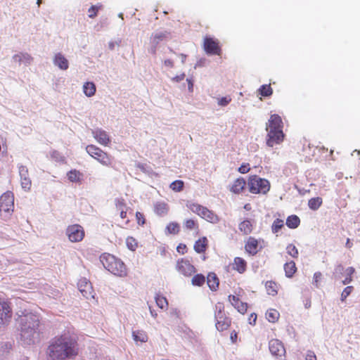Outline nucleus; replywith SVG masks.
Listing matches in <instances>:
<instances>
[{"instance_id":"obj_17","label":"nucleus","mask_w":360,"mask_h":360,"mask_svg":"<svg viewBox=\"0 0 360 360\" xmlns=\"http://www.w3.org/2000/svg\"><path fill=\"white\" fill-rule=\"evenodd\" d=\"M229 300L231 304L239 311L244 314L247 311L248 304L240 301V300L235 295H229Z\"/></svg>"},{"instance_id":"obj_25","label":"nucleus","mask_w":360,"mask_h":360,"mask_svg":"<svg viewBox=\"0 0 360 360\" xmlns=\"http://www.w3.org/2000/svg\"><path fill=\"white\" fill-rule=\"evenodd\" d=\"M207 285L210 290H216L219 286V279L214 273H210L207 275Z\"/></svg>"},{"instance_id":"obj_2","label":"nucleus","mask_w":360,"mask_h":360,"mask_svg":"<svg viewBox=\"0 0 360 360\" xmlns=\"http://www.w3.org/2000/svg\"><path fill=\"white\" fill-rule=\"evenodd\" d=\"M75 341L70 335L64 334L51 342L47 353L51 360H64L77 354Z\"/></svg>"},{"instance_id":"obj_3","label":"nucleus","mask_w":360,"mask_h":360,"mask_svg":"<svg viewBox=\"0 0 360 360\" xmlns=\"http://www.w3.org/2000/svg\"><path fill=\"white\" fill-rule=\"evenodd\" d=\"M283 127L281 117L276 114L271 115L266 125L268 146L273 147L275 144H279L283 141L284 138Z\"/></svg>"},{"instance_id":"obj_14","label":"nucleus","mask_w":360,"mask_h":360,"mask_svg":"<svg viewBox=\"0 0 360 360\" xmlns=\"http://www.w3.org/2000/svg\"><path fill=\"white\" fill-rule=\"evenodd\" d=\"M177 271L186 276H190L195 272V267L189 262L188 260L181 259L177 262Z\"/></svg>"},{"instance_id":"obj_27","label":"nucleus","mask_w":360,"mask_h":360,"mask_svg":"<svg viewBox=\"0 0 360 360\" xmlns=\"http://www.w3.org/2000/svg\"><path fill=\"white\" fill-rule=\"evenodd\" d=\"M67 176L71 182L77 183L81 181L83 174L78 170L72 169L67 174Z\"/></svg>"},{"instance_id":"obj_34","label":"nucleus","mask_w":360,"mask_h":360,"mask_svg":"<svg viewBox=\"0 0 360 360\" xmlns=\"http://www.w3.org/2000/svg\"><path fill=\"white\" fill-rule=\"evenodd\" d=\"M187 207L194 213L197 214L200 217H201L202 212L205 209V207H203L199 204L194 202H189L187 204Z\"/></svg>"},{"instance_id":"obj_12","label":"nucleus","mask_w":360,"mask_h":360,"mask_svg":"<svg viewBox=\"0 0 360 360\" xmlns=\"http://www.w3.org/2000/svg\"><path fill=\"white\" fill-rule=\"evenodd\" d=\"M14 207V197L11 192H6L0 197V210L5 212L13 211Z\"/></svg>"},{"instance_id":"obj_58","label":"nucleus","mask_w":360,"mask_h":360,"mask_svg":"<svg viewBox=\"0 0 360 360\" xmlns=\"http://www.w3.org/2000/svg\"><path fill=\"white\" fill-rule=\"evenodd\" d=\"M258 90H271V84L262 85Z\"/></svg>"},{"instance_id":"obj_64","label":"nucleus","mask_w":360,"mask_h":360,"mask_svg":"<svg viewBox=\"0 0 360 360\" xmlns=\"http://www.w3.org/2000/svg\"><path fill=\"white\" fill-rule=\"evenodd\" d=\"M236 338H237V334L236 333H232L231 334V339L232 340V341L233 342L236 341Z\"/></svg>"},{"instance_id":"obj_1","label":"nucleus","mask_w":360,"mask_h":360,"mask_svg":"<svg viewBox=\"0 0 360 360\" xmlns=\"http://www.w3.org/2000/svg\"><path fill=\"white\" fill-rule=\"evenodd\" d=\"M16 323L20 330V340L25 345L35 344L39 340L41 333V317L37 313L27 310L16 314Z\"/></svg>"},{"instance_id":"obj_39","label":"nucleus","mask_w":360,"mask_h":360,"mask_svg":"<svg viewBox=\"0 0 360 360\" xmlns=\"http://www.w3.org/2000/svg\"><path fill=\"white\" fill-rule=\"evenodd\" d=\"M166 231L169 234H176L179 232V225L176 222H171L167 226Z\"/></svg>"},{"instance_id":"obj_49","label":"nucleus","mask_w":360,"mask_h":360,"mask_svg":"<svg viewBox=\"0 0 360 360\" xmlns=\"http://www.w3.org/2000/svg\"><path fill=\"white\" fill-rule=\"evenodd\" d=\"M184 226L187 229L192 230L195 226V221L193 219H187L184 222Z\"/></svg>"},{"instance_id":"obj_23","label":"nucleus","mask_w":360,"mask_h":360,"mask_svg":"<svg viewBox=\"0 0 360 360\" xmlns=\"http://www.w3.org/2000/svg\"><path fill=\"white\" fill-rule=\"evenodd\" d=\"M246 182L243 178H238L231 186V191L234 193H240L245 188Z\"/></svg>"},{"instance_id":"obj_61","label":"nucleus","mask_w":360,"mask_h":360,"mask_svg":"<svg viewBox=\"0 0 360 360\" xmlns=\"http://www.w3.org/2000/svg\"><path fill=\"white\" fill-rule=\"evenodd\" d=\"M86 96L87 97H91L94 96L96 91H84Z\"/></svg>"},{"instance_id":"obj_35","label":"nucleus","mask_w":360,"mask_h":360,"mask_svg":"<svg viewBox=\"0 0 360 360\" xmlns=\"http://www.w3.org/2000/svg\"><path fill=\"white\" fill-rule=\"evenodd\" d=\"M266 317L269 322L275 323L279 318V313L276 309H270L266 311Z\"/></svg>"},{"instance_id":"obj_6","label":"nucleus","mask_w":360,"mask_h":360,"mask_svg":"<svg viewBox=\"0 0 360 360\" xmlns=\"http://www.w3.org/2000/svg\"><path fill=\"white\" fill-rule=\"evenodd\" d=\"M86 150L90 156L96 159L101 165L107 167L111 166L112 162L111 157L100 148L91 144L86 147Z\"/></svg>"},{"instance_id":"obj_16","label":"nucleus","mask_w":360,"mask_h":360,"mask_svg":"<svg viewBox=\"0 0 360 360\" xmlns=\"http://www.w3.org/2000/svg\"><path fill=\"white\" fill-rule=\"evenodd\" d=\"M19 175L20 176L21 186L25 191L30 189L32 182L29 177L28 169L24 165L18 167Z\"/></svg>"},{"instance_id":"obj_54","label":"nucleus","mask_w":360,"mask_h":360,"mask_svg":"<svg viewBox=\"0 0 360 360\" xmlns=\"http://www.w3.org/2000/svg\"><path fill=\"white\" fill-rule=\"evenodd\" d=\"M306 360H316V356L313 352L309 351L306 356Z\"/></svg>"},{"instance_id":"obj_22","label":"nucleus","mask_w":360,"mask_h":360,"mask_svg":"<svg viewBox=\"0 0 360 360\" xmlns=\"http://www.w3.org/2000/svg\"><path fill=\"white\" fill-rule=\"evenodd\" d=\"M246 266L247 262L243 258L237 257L234 259L233 269L237 271L238 273H244L246 270Z\"/></svg>"},{"instance_id":"obj_38","label":"nucleus","mask_w":360,"mask_h":360,"mask_svg":"<svg viewBox=\"0 0 360 360\" xmlns=\"http://www.w3.org/2000/svg\"><path fill=\"white\" fill-rule=\"evenodd\" d=\"M102 8L103 5L101 4L91 6L88 10V16L90 18H94L97 15L98 11Z\"/></svg>"},{"instance_id":"obj_18","label":"nucleus","mask_w":360,"mask_h":360,"mask_svg":"<svg viewBox=\"0 0 360 360\" xmlns=\"http://www.w3.org/2000/svg\"><path fill=\"white\" fill-rule=\"evenodd\" d=\"M170 32L167 31L157 32L152 34L150 41L155 46L158 45L160 42L167 40L169 38Z\"/></svg>"},{"instance_id":"obj_40","label":"nucleus","mask_w":360,"mask_h":360,"mask_svg":"<svg viewBox=\"0 0 360 360\" xmlns=\"http://www.w3.org/2000/svg\"><path fill=\"white\" fill-rule=\"evenodd\" d=\"M192 284L193 285L201 286L205 281V278L202 274H196L192 278Z\"/></svg>"},{"instance_id":"obj_20","label":"nucleus","mask_w":360,"mask_h":360,"mask_svg":"<svg viewBox=\"0 0 360 360\" xmlns=\"http://www.w3.org/2000/svg\"><path fill=\"white\" fill-rule=\"evenodd\" d=\"M245 250L252 255H255L258 252V242L257 240L252 238L250 237L248 242L245 245Z\"/></svg>"},{"instance_id":"obj_21","label":"nucleus","mask_w":360,"mask_h":360,"mask_svg":"<svg viewBox=\"0 0 360 360\" xmlns=\"http://www.w3.org/2000/svg\"><path fill=\"white\" fill-rule=\"evenodd\" d=\"M201 217L212 224H217L219 221V217L214 212L208 210L207 207H205L202 212Z\"/></svg>"},{"instance_id":"obj_28","label":"nucleus","mask_w":360,"mask_h":360,"mask_svg":"<svg viewBox=\"0 0 360 360\" xmlns=\"http://www.w3.org/2000/svg\"><path fill=\"white\" fill-rule=\"evenodd\" d=\"M239 230L245 235L250 233L252 231V224L249 220H244L238 226Z\"/></svg>"},{"instance_id":"obj_48","label":"nucleus","mask_w":360,"mask_h":360,"mask_svg":"<svg viewBox=\"0 0 360 360\" xmlns=\"http://www.w3.org/2000/svg\"><path fill=\"white\" fill-rule=\"evenodd\" d=\"M127 245L129 249L134 250L136 248L137 245L135 243V240L132 237L127 238Z\"/></svg>"},{"instance_id":"obj_4","label":"nucleus","mask_w":360,"mask_h":360,"mask_svg":"<svg viewBox=\"0 0 360 360\" xmlns=\"http://www.w3.org/2000/svg\"><path fill=\"white\" fill-rule=\"evenodd\" d=\"M101 262L105 269L115 276L124 277L127 275V269L124 263L114 255L103 254L101 257Z\"/></svg>"},{"instance_id":"obj_30","label":"nucleus","mask_w":360,"mask_h":360,"mask_svg":"<svg viewBox=\"0 0 360 360\" xmlns=\"http://www.w3.org/2000/svg\"><path fill=\"white\" fill-rule=\"evenodd\" d=\"M300 224V219L297 215H291L287 218L286 225L290 229H296Z\"/></svg>"},{"instance_id":"obj_55","label":"nucleus","mask_w":360,"mask_h":360,"mask_svg":"<svg viewBox=\"0 0 360 360\" xmlns=\"http://www.w3.org/2000/svg\"><path fill=\"white\" fill-rule=\"evenodd\" d=\"M136 215V218H137V220H138V223H139V224H142V225H143V224H144V223H145V219H143L141 220V217H142V218H143L142 214H141L140 212H137Z\"/></svg>"},{"instance_id":"obj_62","label":"nucleus","mask_w":360,"mask_h":360,"mask_svg":"<svg viewBox=\"0 0 360 360\" xmlns=\"http://www.w3.org/2000/svg\"><path fill=\"white\" fill-rule=\"evenodd\" d=\"M187 82H188V89L189 90L192 89L193 87V84L192 81L191 79H188Z\"/></svg>"},{"instance_id":"obj_59","label":"nucleus","mask_w":360,"mask_h":360,"mask_svg":"<svg viewBox=\"0 0 360 360\" xmlns=\"http://www.w3.org/2000/svg\"><path fill=\"white\" fill-rule=\"evenodd\" d=\"M186 248V246L185 245H182V244H180L179 245L177 246V251L179 252H181L182 254H184V250H185Z\"/></svg>"},{"instance_id":"obj_53","label":"nucleus","mask_w":360,"mask_h":360,"mask_svg":"<svg viewBox=\"0 0 360 360\" xmlns=\"http://www.w3.org/2000/svg\"><path fill=\"white\" fill-rule=\"evenodd\" d=\"M273 91H259V94L257 95L260 99H262V96H270L272 94Z\"/></svg>"},{"instance_id":"obj_45","label":"nucleus","mask_w":360,"mask_h":360,"mask_svg":"<svg viewBox=\"0 0 360 360\" xmlns=\"http://www.w3.org/2000/svg\"><path fill=\"white\" fill-rule=\"evenodd\" d=\"M283 226V221L281 219H276L271 226L274 233L278 232Z\"/></svg>"},{"instance_id":"obj_31","label":"nucleus","mask_w":360,"mask_h":360,"mask_svg":"<svg viewBox=\"0 0 360 360\" xmlns=\"http://www.w3.org/2000/svg\"><path fill=\"white\" fill-rule=\"evenodd\" d=\"M13 59L15 60V61H18L20 63H24L25 64H30L31 63V61L32 60V58L31 57L30 55H29L28 53H19V54H15L14 56H13Z\"/></svg>"},{"instance_id":"obj_33","label":"nucleus","mask_w":360,"mask_h":360,"mask_svg":"<svg viewBox=\"0 0 360 360\" xmlns=\"http://www.w3.org/2000/svg\"><path fill=\"white\" fill-rule=\"evenodd\" d=\"M132 336L136 342H146L148 340L146 334L142 330L133 331Z\"/></svg>"},{"instance_id":"obj_15","label":"nucleus","mask_w":360,"mask_h":360,"mask_svg":"<svg viewBox=\"0 0 360 360\" xmlns=\"http://www.w3.org/2000/svg\"><path fill=\"white\" fill-rule=\"evenodd\" d=\"M91 134L96 141L102 146H106L111 142L110 136L102 129L97 128L93 129Z\"/></svg>"},{"instance_id":"obj_57","label":"nucleus","mask_w":360,"mask_h":360,"mask_svg":"<svg viewBox=\"0 0 360 360\" xmlns=\"http://www.w3.org/2000/svg\"><path fill=\"white\" fill-rule=\"evenodd\" d=\"M164 64L165 66L169 68H172L174 66V62L173 60L170 59H167L164 61Z\"/></svg>"},{"instance_id":"obj_47","label":"nucleus","mask_w":360,"mask_h":360,"mask_svg":"<svg viewBox=\"0 0 360 360\" xmlns=\"http://www.w3.org/2000/svg\"><path fill=\"white\" fill-rule=\"evenodd\" d=\"M353 290V287L352 286H347L346 287L342 294H341V297H340V300L342 302H344L346 298L351 294V292H352Z\"/></svg>"},{"instance_id":"obj_36","label":"nucleus","mask_w":360,"mask_h":360,"mask_svg":"<svg viewBox=\"0 0 360 360\" xmlns=\"http://www.w3.org/2000/svg\"><path fill=\"white\" fill-rule=\"evenodd\" d=\"M265 287L269 295L274 296L277 294V285L275 282L271 281H267Z\"/></svg>"},{"instance_id":"obj_50","label":"nucleus","mask_w":360,"mask_h":360,"mask_svg":"<svg viewBox=\"0 0 360 360\" xmlns=\"http://www.w3.org/2000/svg\"><path fill=\"white\" fill-rule=\"evenodd\" d=\"M322 274L321 272L318 271L314 273V281L313 283L316 285V288H319V282L321 279Z\"/></svg>"},{"instance_id":"obj_43","label":"nucleus","mask_w":360,"mask_h":360,"mask_svg":"<svg viewBox=\"0 0 360 360\" xmlns=\"http://www.w3.org/2000/svg\"><path fill=\"white\" fill-rule=\"evenodd\" d=\"M355 271V269L354 267H348L347 269H346V273H347V277L345 278V280L342 281V283L344 285H347V284H349L351 283V281H352V275L354 273Z\"/></svg>"},{"instance_id":"obj_63","label":"nucleus","mask_w":360,"mask_h":360,"mask_svg":"<svg viewBox=\"0 0 360 360\" xmlns=\"http://www.w3.org/2000/svg\"><path fill=\"white\" fill-rule=\"evenodd\" d=\"M352 245L353 244H352V243L350 242V240L349 238H347L346 244H345L346 247L348 248H351Z\"/></svg>"},{"instance_id":"obj_29","label":"nucleus","mask_w":360,"mask_h":360,"mask_svg":"<svg viewBox=\"0 0 360 360\" xmlns=\"http://www.w3.org/2000/svg\"><path fill=\"white\" fill-rule=\"evenodd\" d=\"M284 270L285 276L288 278H291L297 270L295 263L293 261L286 262L284 264Z\"/></svg>"},{"instance_id":"obj_13","label":"nucleus","mask_w":360,"mask_h":360,"mask_svg":"<svg viewBox=\"0 0 360 360\" xmlns=\"http://www.w3.org/2000/svg\"><path fill=\"white\" fill-rule=\"evenodd\" d=\"M78 289L82 295L86 299L94 297L91 283L85 278H81L78 283Z\"/></svg>"},{"instance_id":"obj_11","label":"nucleus","mask_w":360,"mask_h":360,"mask_svg":"<svg viewBox=\"0 0 360 360\" xmlns=\"http://www.w3.org/2000/svg\"><path fill=\"white\" fill-rule=\"evenodd\" d=\"M66 235L71 242L81 241L84 237V231L79 224L69 226L66 229Z\"/></svg>"},{"instance_id":"obj_46","label":"nucleus","mask_w":360,"mask_h":360,"mask_svg":"<svg viewBox=\"0 0 360 360\" xmlns=\"http://www.w3.org/2000/svg\"><path fill=\"white\" fill-rule=\"evenodd\" d=\"M217 103L221 106H226L231 101V98L229 96H226L222 98H217Z\"/></svg>"},{"instance_id":"obj_42","label":"nucleus","mask_w":360,"mask_h":360,"mask_svg":"<svg viewBox=\"0 0 360 360\" xmlns=\"http://www.w3.org/2000/svg\"><path fill=\"white\" fill-rule=\"evenodd\" d=\"M51 158L54 161L60 163H64L65 161V157L57 150H53L51 153Z\"/></svg>"},{"instance_id":"obj_41","label":"nucleus","mask_w":360,"mask_h":360,"mask_svg":"<svg viewBox=\"0 0 360 360\" xmlns=\"http://www.w3.org/2000/svg\"><path fill=\"white\" fill-rule=\"evenodd\" d=\"M184 185V181L181 180H176L170 184L169 187L174 191L180 192L183 190Z\"/></svg>"},{"instance_id":"obj_9","label":"nucleus","mask_w":360,"mask_h":360,"mask_svg":"<svg viewBox=\"0 0 360 360\" xmlns=\"http://www.w3.org/2000/svg\"><path fill=\"white\" fill-rule=\"evenodd\" d=\"M12 311L9 304L0 300V330L4 329L11 322Z\"/></svg>"},{"instance_id":"obj_19","label":"nucleus","mask_w":360,"mask_h":360,"mask_svg":"<svg viewBox=\"0 0 360 360\" xmlns=\"http://www.w3.org/2000/svg\"><path fill=\"white\" fill-rule=\"evenodd\" d=\"M53 63L63 70H66L69 67L68 60L60 53L56 54L53 58Z\"/></svg>"},{"instance_id":"obj_5","label":"nucleus","mask_w":360,"mask_h":360,"mask_svg":"<svg viewBox=\"0 0 360 360\" xmlns=\"http://www.w3.org/2000/svg\"><path fill=\"white\" fill-rule=\"evenodd\" d=\"M248 185L250 192L255 194H266L270 189L269 181L257 175H252L249 177Z\"/></svg>"},{"instance_id":"obj_44","label":"nucleus","mask_w":360,"mask_h":360,"mask_svg":"<svg viewBox=\"0 0 360 360\" xmlns=\"http://www.w3.org/2000/svg\"><path fill=\"white\" fill-rule=\"evenodd\" d=\"M286 250L287 253L293 258H297L298 257V250L294 245L289 244L286 248Z\"/></svg>"},{"instance_id":"obj_26","label":"nucleus","mask_w":360,"mask_h":360,"mask_svg":"<svg viewBox=\"0 0 360 360\" xmlns=\"http://www.w3.org/2000/svg\"><path fill=\"white\" fill-rule=\"evenodd\" d=\"M169 207L167 203L164 202H158L155 205V212L160 216H163L167 214Z\"/></svg>"},{"instance_id":"obj_37","label":"nucleus","mask_w":360,"mask_h":360,"mask_svg":"<svg viewBox=\"0 0 360 360\" xmlns=\"http://www.w3.org/2000/svg\"><path fill=\"white\" fill-rule=\"evenodd\" d=\"M155 300V302H156L157 305L160 309H167L168 302H167V299L165 297H163L160 295H156Z\"/></svg>"},{"instance_id":"obj_10","label":"nucleus","mask_w":360,"mask_h":360,"mask_svg":"<svg viewBox=\"0 0 360 360\" xmlns=\"http://www.w3.org/2000/svg\"><path fill=\"white\" fill-rule=\"evenodd\" d=\"M203 48L207 54L220 56L221 49L218 39L205 37L203 42Z\"/></svg>"},{"instance_id":"obj_52","label":"nucleus","mask_w":360,"mask_h":360,"mask_svg":"<svg viewBox=\"0 0 360 360\" xmlns=\"http://www.w3.org/2000/svg\"><path fill=\"white\" fill-rule=\"evenodd\" d=\"M250 170L249 164H243L238 168V172L241 174H245Z\"/></svg>"},{"instance_id":"obj_60","label":"nucleus","mask_w":360,"mask_h":360,"mask_svg":"<svg viewBox=\"0 0 360 360\" xmlns=\"http://www.w3.org/2000/svg\"><path fill=\"white\" fill-rule=\"evenodd\" d=\"M185 77V75L184 74H181L179 76H176V77L173 78L174 80L176 81V82H179V81H181L184 79Z\"/></svg>"},{"instance_id":"obj_7","label":"nucleus","mask_w":360,"mask_h":360,"mask_svg":"<svg viewBox=\"0 0 360 360\" xmlns=\"http://www.w3.org/2000/svg\"><path fill=\"white\" fill-rule=\"evenodd\" d=\"M223 311V304L218 302L215 305L214 318L216 321V328L219 331L226 330L231 324V320L225 316Z\"/></svg>"},{"instance_id":"obj_8","label":"nucleus","mask_w":360,"mask_h":360,"mask_svg":"<svg viewBox=\"0 0 360 360\" xmlns=\"http://www.w3.org/2000/svg\"><path fill=\"white\" fill-rule=\"evenodd\" d=\"M269 349L271 354L276 360H284L285 358V349L283 343L278 339H272L269 342Z\"/></svg>"},{"instance_id":"obj_32","label":"nucleus","mask_w":360,"mask_h":360,"mask_svg":"<svg viewBox=\"0 0 360 360\" xmlns=\"http://www.w3.org/2000/svg\"><path fill=\"white\" fill-rule=\"evenodd\" d=\"M323 200L320 197L311 198L308 202L309 207L312 210H317L322 205Z\"/></svg>"},{"instance_id":"obj_51","label":"nucleus","mask_w":360,"mask_h":360,"mask_svg":"<svg viewBox=\"0 0 360 360\" xmlns=\"http://www.w3.org/2000/svg\"><path fill=\"white\" fill-rule=\"evenodd\" d=\"M83 90H96V86L93 82H86L83 85Z\"/></svg>"},{"instance_id":"obj_24","label":"nucleus","mask_w":360,"mask_h":360,"mask_svg":"<svg viewBox=\"0 0 360 360\" xmlns=\"http://www.w3.org/2000/svg\"><path fill=\"white\" fill-rule=\"evenodd\" d=\"M207 245V239L205 237H202L198 239L194 244V250L198 253L204 252Z\"/></svg>"},{"instance_id":"obj_56","label":"nucleus","mask_w":360,"mask_h":360,"mask_svg":"<svg viewBox=\"0 0 360 360\" xmlns=\"http://www.w3.org/2000/svg\"><path fill=\"white\" fill-rule=\"evenodd\" d=\"M343 270V266L342 264H338L335 269V274H342Z\"/></svg>"}]
</instances>
